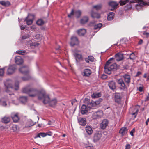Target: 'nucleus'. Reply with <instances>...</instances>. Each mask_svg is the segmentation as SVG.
Segmentation results:
<instances>
[{
	"label": "nucleus",
	"mask_w": 149,
	"mask_h": 149,
	"mask_svg": "<svg viewBox=\"0 0 149 149\" xmlns=\"http://www.w3.org/2000/svg\"><path fill=\"white\" fill-rule=\"evenodd\" d=\"M42 100L44 104H48L49 105L52 107H55L57 102V101L56 98L50 100L49 95L46 93H45Z\"/></svg>",
	"instance_id": "3"
},
{
	"label": "nucleus",
	"mask_w": 149,
	"mask_h": 149,
	"mask_svg": "<svg viewBox=\"0 0 149 149\" xmlns=\"http://www.w3.org/2000/svg\"><path fill=\"white\" fill-rule=\"evenodd\" d=\"M94 58L92 56H89L88 58H85V61L87 63H89L90 61L91 62H93L94 61Z\"/></svg>",
	"instance_id": "29"
},
{
	"label": "nucleus",
	"mask_w": 149,
	"mask_h": 149,
	"mask_svg": "<svg viewBox=\"0 0 149 149\" xmlns=\"http://www.w3.org/2000/svg\"><path fill=\"white\" fill-rule=\"evenodd\" d=\"M139 90L141 92L142 91V90H143V88L141 87H140L139 88Z\"/></svg>",
	"instance_id": "64"
},
{
	"label": "nucleus",
	"mask_w": 149,
	"mask_h": 149,
	"mask_svg": "<svg viewBox=\"0 0 149 149\" xmlns=\"http://www.w3.org/2000/svg\"><path fill=\"white\" fill-rule=\"evenodd\" d=\"M101 94L100 93H94L91 95V97L93 98H97L101 96Z\"/></svg>",
	"instance_id": "37"
},
{
	"label": "nucleus",
	"mask_w": 149,
	"mask_h": 149,
	"mask_svg": "<svg viewBox=\"0 0 149 149\" xmlns=\"http://www.w3.org/2000/svg\"><path fill=\"white\" fill-rule=\"evenodd\" d=\"M127 129L126 127H122L120 129L119 132L123 136L127 133Z\"/></svg>",
	"instance_id": "33"
},
{
	"label": "nucleus",
	"mask_w": 149,
	"mask_h": 149,
	"mask_svg": "<svg viewBox=\"0 0 149 149\" xmlns=\"http://www.w3.org/2000/svg\"><path fill=\"white\" fill-rule=\"evenodd\" d=\"M91 17L93 18H99L100 17V15L99 14L93 12V10H92L91 12Z\"/></svg>",
	"instance_id": "32"
},
{
	"label": "nucleus",
	"mask_w": 149,
	"mask_h": 149,
	"mask_svg": "<svg viewBox=\"0 0 149 149\" xmlns=\"http://www.w3.org/2000/svg\"><path fill=\"white\" fill-rule=\"evenodd\" d=\"M75 14L76 17L79 18L81 15V13L80 10H78L75 12Z\"/></svg>",
	"instance_id": "41"
},
{
	"label": "nucleus",
	"mask_w": 149,
	"mask_h": 149,
	"mask_svg": "<svg viewBox=\"0 0 149 149\" xmlns=\"http://www.w3.org/2000/svg\"><path fill=\"white\" fill-rule=\"evenodd\" d=\"M114 13L113 12H111L109 14L107 17V19L108 20H111L113 19Z\"/></svg>",
	"instance_id": "36"
},
{
	"label": "nucleus",
	"mask_w": 149,
	"mask_h": 149,
	"mask_svg": "<svg viewBox=\"0 0 149 149\" xmlns=\"http://www.w3.org/2000/svg\"><path fill=\"white\" fill-rule=\"evenodd\" d=\"M16 67L15 65H12L9 66L7 70V74L10 75L13 73L16 69Z\"/></svg>",
	"instance_id": "9"
},
{
	"label": "nucleus",
	"mask_w": 149,
	"mask_h": 149,
	"mask_svg": "<svg viewBox=\"0 0 149 149\" xmlns=\"http://www.w3.org/2000/svg\"><path fill=\"white\" fill-rule=\"evenodd\" d=\"M109 122L107 119H104L100 124V127L102 129H104L108 125Z\"/></svg>",
	"instance_id": "14"
},
{
	"label": "nucleus",
	"mask_w": 149,
	"mask_h": 149,
	"mask_svg": "<svg viewBox=\"0 0 149 149\" xmlns=\"http://www.w3.org/2000/svg\"><path fill=\"white\" fill-rule=\"evenodd\" d=\"M19 83L18 82H16L15 84L14 89L16 90H17L19 89Z\"/></svg>",
	"instance_id": "50"
},
{
	"label": "nucleus",
	"mask_w": 149,
	"mask_h": 149,
	"mask_svg": "<svg viewBox=\"0 0 149 149\" xmlns=\"http://www.w3.org/2000/svg\"><path fill=\"white\" fill-rule=\"evenodd\" d=\"M121 98L120 93H116L115 94V101L117 103H120L121 101Z\"/></svg>",
	"instance_id": "24"
},
{
	"label": "nucleus",
	"mask_w": 149,
	"mask_h": 149,
	"mask_svg": "<svg viewBox=\"0 0 149 149\" xmlns=\"http://www.w3.org/2000/svg\"><path fill=\"white\" fill-rule=\"evenodd\" d=\"M19 100L22 103L26 102L27 100V98L26 97L22 96L20 97Z\"/></svg>",
	"instance_id": "38"
},
{
	"label": "nucleus",
	"mask_w": 149,
	"mask_h": 149,
	"mask_svg": "<svg viewBox=\"0 0 149 149\" xmlns=\"http://www.w3.org/2000/svg\"><path fill=\"white\" fill-rule=\"evenodd\" d=\"M86 131L88 134L91 135L93 133V130L92 128L89 126H86Z\"/></svg>",
	"instance_id": "28"
},
{
	"label": "nucleus",
	"mask_w": 149,
	"mask_h": 149,
	"mask_svg": "<svg viewBox=\"0 0 149 149\" xmlns=\"http://www.w3.org/2000/svg\"><path fill=\"white\" fill-rule=\"evenodd\" d=\"M77 101V100L75 99H74L73 100H72L71 101V104H72V105H73L74 103L76 102Z\"/></svg>",
	"instance_id": "60"
},
{
	"label": "nucleus",
	"mask_w": 149,
	"mask_h": 149,
	"mask_svg": "<svg viewBox=\"0 0 149 149\" xmlns=\"http://www.w3.org/2000/svg\"><path fill=\"white\" fill-rule=\"evenodd\" d=\"M30 28L33 30H35L36 29L35 26L33 25L30 26Z\"/></svg>",
	"instance_id": "58"
},
{
	"label": "nucleus",
	"mask_w": 149,
	"mask_h": 149,
	"mask_svg": "<svg viewBox=\"0 0 149 149\" xmlns=\"http://www.w3.org/2000/svg\"><path fill=\"white\" fill-rule=\"evenodd\" d=\"M129 2L128 0H125V1H121L120 2V5H123L126 3Z\"/></svg>",
	"instance_id": "45"
},
{
	"label": "nucleus",
	"mask_w": 149,
	"mask_h": 149,
	"mask_svg": "<svg viewBox=\"0 0 149 149\" xmlns=\"http://www.w3.org/2000/svg\"><path fill=\"white\" fill-rule=\"evenodd\" d=\"M114 59V58H111L107 61L104 67V72L105 73L110 74L112 70L116 68V65L115 63L111 64L112 63L111 61Z\"/></svg>",
	"instance_id": "2"
},
{
	"label": "nucleus",
	"mask_w": 149,
	"mask_h": 149,
	"mask_svg": "<svg viewBox=\"0 0 149 149\" xmlns=\"http://www.w3.org/2000/svg\"><path fill=\"white\" fill-rule=\"evenodd\" d=\"M22 91L23 93L27 94L30 97L33 98L37 97L40 100H42L46 93L44 89L38 90L33 88L31 85H28L24 87Z\"/></svg>",
	"instance_id": "1"
},
{
	"label": "nucleus",
	"mask_w": 149,
	"mask_h": 149,
	"mask_svg": "<svg viewBox=\"0 0 149 149\" xmlns=\"http://www.w3.org/2000/svg\"><path fill=\"white\" fill-rule=\"evenodd\" d=\"M19 70L20 72L23 74H27L29 72V69L28 67L23 66L20 68Z\"/></svg>",
	"instance_id": "21"
},
{
	"label": "nucleus",
	"mask_w": 149,
	"mask_h": 149,
	"mask_svg": "<svg viewBox=\"0 0 149 149\" xmlns=\"http://www.w3.org/2000/svg\"><path fill=\"white\" fill-rule=\"evenodd\" d=\"M102 7V6L100 5H98L93 6V9H95L97 10H100Z\"/></svg>",
	"instance_id": "44"
},
{
	"label": "nucleus",
	"mask_w": 149,
	"mask_h": 149,
	"mask_svg": "<svg viewBox=\"0 0 149 149\" xmlns=\"http://www.w3.org/2000/svg\"><path fill=\"white\" fill-rule=\"evenodd\" d=\"M1 104L4 106H6V103L5 102H3L1 103Z\"/></svg>",
	"instance_id": "61"
},
{
	"label": "nucleus",
	"mask_w": 149,
	"mask_h": 149,
	"mask_svg": "<svg viewBox=\"0 0 149 149\" xmlns=\"http://www.w3.org/2000/svg\"><path fill=\"white\" fill-rule=\"evenodd\" d=\"M118 4V3L115 1H112L109 2V6L113 8L110 9V10H113L114 8L117 7Z\"/></svg>",
	"instance_id": "22"
},
{
	"label": "nucleus",
	"mask_w": 149,
	"mask_h": 149,
	"mask_svg": "<svg viewBox=\"0 0 149 149\" xmlns=\"http://www.w3.org/2000/svg\"><path fill=\"white\" fill-rule=\"evenodd\" d=\"M41 36L40 34H37L35 36L36 38L37 39H40L41 37Z\"/></svg>",
	"instance_id": "54"
},
{
	"label": "nucleus",
	"mask_w": 149,
	"mask_h": 149,
	"mask_svg": "<svg viewBox=\"0 0 149 149\" xmlns=\"http://www.w3.org/2000/svg\"><path fill=\"white\" fill-rule=\"evenodd\" d=\"M100 101L99 100L95 101H92L88 104L89 107L93 109H94L95 107H97V106L100 104Z\"/></svg>",
	"instance_id": "10"
},
{
	"label": "nucleus",
	"mask_w": 149,
	"mask_h": 149,
	"mask_svg": "<svg viewBox=\"0 0 149 149\" xmlns=\"http://www.w3.org/2000/svg\"><path fill=\"white\" fill-rule=\"evenodd\" d=\"M74 55L77 60L78 59L82 61H83V58L82 55L78 54L77 52L76 51L74 52Z\"/></svg>",
	"instance_id": "23"
},
{
	"label": "nucleus",
	"mask_w": 149,
	"mask_h": 149,
	"mask_svg": "<svg viewBox=\"0 0 149 149\" xmlns=\"http://www.w3.org/2000/svg\"><path fill=\"white\" fill-rule=\"evenodd\" d=\"M11 117L13 120V121L15 122H17L19 120V118L17 113H12Z\"/></svg>",
	"instance_id": "18"
},
{
	"label": "nucleus",
	"mask_w": 149,
	"mask_h": 149,
	"mask_svg": "<svg viewBox=\"0 0 149 149\" xmlns=\"http://www.w3.org/2000/svg\"><path fill=\"white\" fill-rule=\"evenodd\" d=\"M25 51H17L16 52V53L17 54L24 55V54L25 53Z\"/></svg>",
	"instance_id": "48"
},
{
	"label": "nucleus",
	"mask_w": 149,
	"mask_h": 149,
	"mask_svg": "<svg viewBox=\"0 0 149 149\" xmlns=\"http://www.w3.org/2000/svg\"><path fill=\"white\" fill-rule=\"evenodd\" d=\"M135 132V129L133 128L132 130L130 132V134L132 136H133V133Z\"/></svg>",
	"instance_id": "53"
},
{
	"label": "nucleus",
	"mask_w": 149,
	"mask_h": 149,
	"mask_svg": "<svg viewBox=\"0 0 149 149\" xmlns=\"http://www.w3.org/2000/svg\"><path fill=\"white\" fill-rule=\"evenodd\" d=\"M44 22L41 19H38L36 22V24L38 25H41L44 24Z\"/></svg>",
	"instance_id": "40"
},
{
	"label": "nucleus",
	"mask_w": 149,
	"mask_h": 149,
	"mask_svg": "<svg viewBox=\"0 0 149 149\" xmlns=\"http://www.w3.org/2000/svg\"><path fill=\"white\" fill-rule=\"evenodd\" d=\"M146 101H147L149 100V94H148L145 99Z\"/></svg>",
	"instance_id": "63"
},
{
	"label": "nucleus",
	"mask_w": 149,
	"mask_h": 149,
	"mask_svg": "<svg viewBox=\"0 0 149 149\" xmlns=\"http://www.w3.org/2000/svg\"><path fill=\"white\" fill-rule=\"evenodd\" d=\"M130 145L129 144H127L125 146V149H130Z\"/></svg>",
	"instance_id": "59"
},
{
	"label": "nucleus",
	"mask_w": 149,
	"mask_h": 149,
	"mask_svg": "<svg viewBox=\"0 0 149 149\" xmlns=\"http://www.w3.org/2000/svg\"><path fill=\"white\" fill-rule=\"evenodd\" d=\"M102 136V134L100 133L95 134L93 138V141L94 142H96L99 141Z\"/></svg>",
	"instance_id": "20"
},
{
	"label": "nucleus",
	"mask_w": 149,
	"mask_h": 149,
	"mask_svg": "<svg viewBox=\"0 0 149 149\" xmlns=\"http://www.w3.org/2000/svg\"><path fill=\"white\" fill-rule=\"evenodd\" d=\"M102 26V24L101 23H99L94 26V29L99 30Z\"/></svg>",
	"instance_id": "39"
},
{
	"label": "nucleus",
	"mask_w": 149,
	"mask_h": 149,
	"mask_svg": "<svg viewBox=\"0 0 149 149\" xmlns=\"http://www.w3.org/2000/svg\"><path fill=\"white\" fill-rule=\"evenodd\" d=\"M27 45L28 46H29L31 48H34L38 47L39 45V44L37 42H32L30 40L28 42Z\"/></svg>",
	"instance_id": "16"
},
{
	"label": "nucleus",
	"mask_w": 149,
	"mask_h": 149,
	"mask_svg": "<svg viewBox=\"0 0 149 149\" xmlns=\"http://www.w3.org/2000/svg\"><path fill=\"white\" fill-rule=\"evenodd\" d=\"M20 28L21 30H24L25 28V26L24 25H22L20 26Z\"/></svg>",
	"instance_id": "62"
},
{
	"label": "nucleus",
	"mask_w": 149,
	"mask_h": 149,
	"mask_svg": "<svg viewBox=\"0 0 149 149\" xmlns=\"http://www.w3.org/2000/svg\"><path fill=\"white\" fill-rule=\"evenodd\" d=\"M11 129L14 132L17 131L18 130L17 126L16 125H13Z\"/></svg>",
	"instance_id": "46"
},
{
	"label": "nucleus",
	"mask_w": 149,
	"mask_h": 149,
	"mask_svg": "<svg viewBox=\"0 0 149 149\" xmlns=\"http://www.w3.org/2000/svg\"><path fill=\"white\" fill-rule=\"evenodd\" d=\"M5 68L0 69V76H2L3 75L4 73V69Z\"/></svg>",
	"instance_id": "49"
},
{
	"label": "nucleus",
	"mask_w": 149,
	"mask_h": 149,
	"mask_svg": "<svg viewBox=\"0 0 149 149\" xmlns=\"http://www.w3.org/2000/svg\"><path fill=\"white\" fill-rule=\"evenodd\" d=\"M123 77L124 79L125 82L128 84L130 82V78L129 75L125 74L123 76Z\"/></svg>",
	"instance_id": "27"
},
{
	"label": "nucleus",
	"mask_w": 149,
	"mask_h": 149,
	"mask_svg": "<svg viewBox=\"0 0 149 149\" xmlns=\"http://www.w3.org/2000/svg\"><path fill=\"white\" fill-rule=\"evenodd\" d=\"M103 115L104 113L102 111L99 110L93 113L92 117L93 119H100L103 117Z\"/></svg>",
	"instance_id": "5"
},
{
	"label": "nucleus",
	"mask_w": 149,
	"mask_h": 149,
	"mask_svg": "<svg viewBox=\"0 0 149 149\" xmlns=\"http://www.w3.org/2000/svg\"><path fill=\"white\" fill-rule=\"evenodd\" d=\"M109 86L111 89L113 90L116 89V86L115 82L113 81H111L109 82Z\"/></svg>",
	"instance_id": "26"
},
{
	"label": "nucleus",
	"mask_w": 149,
	"mask_h": 149,
	"mask_svg": "<svg viewBox=\"0 0 149 149\" xmlns=\"http://www.w3.org/2000/svg\"><path fill=\"white\" fill-rule=\"evenodd\" d=\"M86 149H94V148L93 146H86Z\"/></svg>",
	"instance_id": "55"
},
{
	"label": "nucleus",
	"mask_w": 149,
	"mask_h": 149,
	"mask_svg": "<svg viewBox=\"0 0 149 149\" xmlns=\"http://www.w3.org/2000/svg\"><path fill=\"white\" fill-rule=\"evenodd\" d=\"M10 121V118L9 117L5 116L2 119V121L3 123H7Z\"/></svg>",
	"instance_id": "34"
},
{
	"label": "nucleus",
	"mask_w": 149,
	"mask_h": 149,
	"mask_svg": "<svg viewBox=\"0 0 149 149\" xmlns=\"http://www.w3.org/2000/svg\"><path fill=\"white\" fill-rule=\"evenodd\" d=\"M89 19L88 17L84 16L80 20L81 24H84L87 23Z\"/></svg>",
	"instance_id": "25"
},
{
	"label": "nucleus",
	"mask_w": 149,
	"mask_h": 149,
	"mask_svg": "<svg viewBox=\"0 0 149 149\" xmlns=\"http://www.w3.org/2000/svg\"><path fill=\"white\" fill-rule=\"evenodd\" d=\"M102 79H105L107 78V76L105 74H102Z\"/></svg>",
	"instance_id": "56"
},
{
	"label": "nucleus",
	"mask_w": 149,
	"mask_h": 149,
	"mask_svg": "<svg viewBox=\"0 0 149 149\" xmlns=\"http://www.w3.org/2000/svg\"><path fill=\"white\" fill-rule=\"evenodd\" d=\"M90 108L88 105L87 107L84 104H83L81 107V112L82 114H86Z\"/></svg>",
	"instance_id": "12"
},
{
	"label": "nucleus",
	"mask_w": 149,
	"mask_h": 149,
	"mask_svg": "<svg viewBox=\"0 0 149 149\" xmlns=\"http://www.w3.org/2000/svg\"><path fill=\"white\" fill-rule=\"evenodd\" d=\"M74 14V10H72V11L70 14H68V16L69 17H71L72 15H73Z\"/></svg>",
	"instance_id": "52"
},
{
	"label": "nucleus",
	"mask_w": 149,
	"mask_h": 149,
	"mask_svg": "<svg viewBox=\"0 0 149 149\" xmlns=\"http://www.w3.org/2000/svg\"><path fill=\"white\" fill-rule=\"evenodd\" d=\"M47 134L46 133H40L38 134L37 137L40 138L41 137V136L42 137H44L47 136Z\"/></svg>",
	"instance_id": "43"
},
{
	"label": "nucleus",
	"mask_w": 149,
	"mask_h": 149,
	"mask_svg": "<svg viewBox=\"0 0 149 149\" xmlns=\"http://www.w3.org/2000/svg\"><path fill=\"white\" fill-rule=\"evenodd\" d=\"M78 121L79 123L81 125L84 126L86 123V118L79 117L78 118Z\"/></svg>",
	"instance_id": "17"
},
{
	"label": "nucleus",
	"mask_w": 149,
	"mask_h": 149,
	"mask_svg": "<svg viewBox=\"0 0 149 149\" xmlns=\"http://www.w3.org/2000/svg\"><path fill=\"white\" fill-rule=\"evenodd\" d=\"M115 58L118 61H120L124 59L123 54L121 53H118L115 56Z\"/></svg>",
	"instance_id": "15"
},
{
	"label": "nucleus",
	"mask_w": 149,
	"mask_h": 149,
	"mask_svg": "<svg viewBox=\"0 0 149 149\" xmlns=\"http://www.w3.org/2000/svg\"><path fill=\"white\" fill-rule=\"evenodd\" d=\"M30 37V35L29 34L24 35L22 36V39H25L29 38Z\"/></svg>",
	"instance_id": "47"
},
{
	"label": "nucleus",
	"mask_w": 149,
	"mask_h": 149,
	"mask_svg": "<svg viewBox=\"0 0 149 149\" xmlns=\"http://www.w3.org/2000/svg\"><path fill=\"white\" fill-rule=\"evenodd\" d=\"M35 16L33 15L29 14L27 17L25 18L24 20L28 25L31 24L34 19Z\"/></svg>",
	"instance_id": "6"
},
{
	"label": "nucleus",
	"mask_w": 149,
	"mask_h": 149,
	"mask_svg": "<svg viewBox=\"0 0 149 149\" xmlns=\"http://www.w3.org/2000/svg\"><path fill=\"white\" fill-rule=\"evenodd\" d=\"M15 60L16 63L17 65L21 64L23 62V59L19 56H16L15 58Z\"/></svg>",
	"instance_id": "19"
},
{
	"label": "nucleus",
	"mask_w": 149,
	"mask_h": 149,
	"mask_svg": "<svg viewBox=\"0 0 149 149\" xmlns=\"http://www.w3.org/2000/svg\"><path fill=\"white\" fill-rule=\"evenodd\" d=\"M0 4H1L3 6L5 7H8L10 6V3L8 1H0Z\"/></svg>",
	"instance_id": "31"
},
{
	"label": "nucleus",
	"mask_w": 149,
	"mask_h": 149,
	"mask_svg": "<svg viewBox=\"0 0 149 149\" xmlns=\"http://www.w3.org/2000/svg\"><path fill=\"white\" fill-rule=\"evenodd\" d=\"M118 84L119 85L120 88L122 89H124L126 88V86L123 79L120 78L117 80Z\"/></svg>",
	"instance_id": "13"
},
{
	"label": "nucleus",
	"mask_w": 149,
	"mask_h": 149,
	"mask_svg": "<svg viewBox=\"0 0 149 149\" xmlns=\"http://www.w3.org/2000/svg\"><path fill=\"white\" fill-rule=\"evenodd\" d=\"M30 78V77L28 76V77H23L22 78V79L24 81H26L29 79Z\"/></svg>",
	"instance_id": "51"
},
{
	"label": "nucleus",
	"mask_w": 149,
	"mask_h": 149,
	"mask_svg": "<svg viewBox=\"0 0 149 149\" xmlns=\"http://www.w3.org/2000/svg\"><path fill=\"white\" fill-rule=\"evenodd\" d=\"M86 31L84 29H81L77 31L78 34L80 36H83L86 33Z\"/></svg>",
	"instance_id": "30"
},
{
	"label": "nucleus",
	"mask_w": 149,
	"mask_h": 149,
	"mask_svg": "<svg viewBox=\"0 0 149 149\" xmlns=\"http://www.w3.org/2000/svg\"><path fill=\"white\" fill-rule=\"evenodd\" d=\"M138 111L139 107L137 106L132 107L129 109L130 113L133 116L134 118L136 117Z\"/></svg>",
	"instance_id": "7"
},
{
	"label": "nucleus",
	"mask_w": 149,
	"mask_h": 149,
	"mask_svg": "<svg viewBox=\"0 0 149 149\" xmlns=\"http://www.w3.org/2000/svg\"><path fill=\"white\" fill-rule=\"evenodd\" d=\"M143 34L144 35H146L147 37H148L149 36V33L147 32L146 31L143 32Z\"/></svg>",
	"instance_id": "57"
},
{
	"label": "nucleus",
	"mask_w": 149,
	"mask_h": 149,
	"mask_svg": "<svg viewBox=\"0 0 149 149\" xmlns=\"http://www.w3.org/2000/svg\"><path fill=\"white\" fill-rule=\"evenodd\" d=\"M136 57V56L134 53L129 54V58L131 60H134L135 59Z\"/></svg>",
	"instance_id": "42"
},
{
	"label": "nucleus",
	"mask_w": 149,
	"mask_h": 149,
	"mask_svg": "<svg viewBox=\"0 0 149 149\" xmlns=\"http://www.w3.org/2000/svg\"><path fill=\"white\" fill-rule=\"evenodd\" d=\"M84 75L86 76H89L91 73V71L89 69H86L84 71Z\"/></svg>",
	"instance_id": "35"
},
{
	"label": "nucleus",
	"mask_w": 149,
	"mask_h": 149,
	"mask_svg": "<svg viewBox=\"0 0 149 149\" xmlns=\"http://www.w3.org/2000/svg\"><path fill=\"white\" fill-rule=\"evenodd\" d=\"M143 0H131L130 1H129V4H127V6L128 9L131 8L132 7V5L131 3H137V4L136 6V7L137 9H139L138 7L139 6L141 7V6H143L146 5L149 6V3H146L144 2Z\"/></svg>",
	"instance_id": "4"
},
{
	"label": "nucleus",
	"mask_w": 149,
	"mask_h": 149,
	"mask_svg": "<svg viewBox=\"0 0 149 149\" xmlns=\"http://www.w3.org/2000/svg\"><path fill=\"white\" fill-rule=\"evenodd\" d=\"M70 45L71 46H73L79 44V42L77 38L74 36H72L71 38Z\"/></svg>",
	"instance_id": "11"
},
{
	"label": "nucleus",
	"mask_w": 149,
	"mask_h": 149,
	"mask_svg": "<svg viewBox=\"0 0 149 149\" xmlns=\"http://www.w3.org/2000/svg\"><path fill=\"white\" fill-rule=\"evenodd\" d=\"M12 83V81L10 80H7L5 82L4 85L6 87L5 90L6 92H8L10 90V89H12L13 88Z\"/></svg>",
	"instance_id": "8"
}]
</instances>
